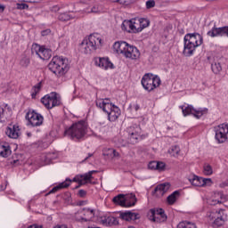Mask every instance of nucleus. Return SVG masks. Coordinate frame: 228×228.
<instances>
[{
	"mask_svg": "<svg viewBox=\"0 0 228 228\" xmlns=\"http://www.w3.org/2000/svg\"><path fill=\"white\" fill-rule=\"evenodd\" d=\"M183 40V54L187 57L193 56L197 47L202 45V42H204V39L199 33L186 34Z\"/></svg>",
	"mask_w": 228,
	"mask_h": 228,
	"instance_id": "obj_1",
	"label": "nucleus"
},
{
	"mask_svg": "<svg viewBox=\"0 0 228 228\" xmlns=\"http://www.w3.org/2000/svg\"><path fill=\"white\" fill-rule=\"evenodd\" d=\"M48 69L55 74L56 77H63L70 69L68 59H63V57L55 56L52 59L51 62L48 64Z\"/></svg>",
	"mask_w": 228,
	"mask_h": 228,
	"instance_id": "obj_2",
	"label": "nucleus"
},
{
	"mask_svg": "<svg viewBox=\"0 0 228 228\" xmlns=\"http://www.w3.org/2000/svg\"><path fill=\"white\" fill-rule=\"evenodd\" d=\"M101 47H102V38H101V36L99 34H91L88 38L82 41L80 51L84 54H92V53H95Z\"/></svg>",
	"mask_w": 228,
	"mask_h": 228,
	"instance_id": "obj_3",
	"label": "nucleus"
},
{
	"mask_svg": "<svg viewBox=\"0 0 228 228\" xmlns=\"http://www.w3.org/2000/svg\"><path fill=\"white\" fill-rule=\"evenodd\" d=\"M87 127L88 125L85 121H78L64 131V136H68V138L72 139L77 138V140H79L86 134Z\"/></svg>",
	"mask_w": 228,
	"mask_h": 228,
	"instance_id": "obj_4",
	"label": "nucleus"
},
{
	"mask_svg": "<svg viewBox=\"0 0 228 228\" xmlns=\"http://www.w3.org/2000/svg\"><path fill=\"white\" fill-rule=\"evenodd\" d=\"M142 86L147 92H152L161 85V78L152 73H146L142 78Z\"/></svg>",
	"mask_w": 228,
	"mask_h": 228,
	"instance_id": "obj_5",
	"label": "nucleus"
},
{
	"mask_svg": "<svg viewBox=\"0 0 228 228\" xmlns=\"http://www.w3.org/2000/svg\"><path fill=\"white\" fill-rule=\"evenodd\" d=\"M41 102L47 110H53V108L61 104V98L57 93L52 92L41 98Z\"/></svg>",
	"mask_w": 228,
	"mask_h": 228,
	"instance_id": "obj_6",
	"label": "nucleus"
},
{
	"mask_svg": "<svg viewBox=\"0 0 228 228\" xmlns=\"http://www.w3.org/2000/svg\"><path fill=\"white\" fill-rule=\"evenodd\" d=\"M31 53L38 56L40 60H51L53 56V51L49 48H45L38 44H33L31 47Z\"/></svg>",
	"mask_w": 228,
	"mask_h": 228,
	"instance_id": "obj_7",
	"label": "nucleus"
},
{
	"mask_svg": "<svg viewBox=\"0 0 228 228\" xmlns=\"http://www.w3.org/2000/svg\"><path fill=\"white\" fill-rule=\"evenodd\" d=\"M180 108L183 111V117H188V115H193V117H195L196 118H200V117L208 113V109L206 108L195 109L191 105H181Z\"/></svg>",
	"mask_w": 228,
	"mask_h": 228,
	"instance_id": "obj_8",
	"label": "nucleus"
},
{
	"mask_svg": "<svg viewBox=\"0 0 228 228\" xmlns=\"http://www.w3.org/2000/svg\"><path fill=\"white\" fill-rule=\"evenodd\" d=\"M216 140L218 143H225L228 140V124L223 123L215 127Z\"/></svg>",
	"mask_w": 228,
	"mask_h": 228,
	"instance_id": "obj_9",
	"label": "nucleus"
},
{
	"mask_svg": "<svg viewBox=\"0 0 228 228\" xmlns=\"http://www.w3.org/2000/svg\"><path fill=\"white\" fill-rule=\"evenodd\" d=\"M149 220L155 222L156 224H162V222H167V214L163 208H151L148 214Z\"/></svg>",
	"mask_w": 228,
	"mask_h": 228,
	"instance_id": "obj_10",
	"label": "nucleus"
},
{
	"mask_svg": "<svg viewBox=\"0 0 228 228\" xmlns=\"http://www.w3.org/2000/svg\"><path fill=\"white\" fill-rule=\"evenodd\" d=\"M26 118L28 120V124L32 126V127H38L44 124V116L35 110H29L27 112Z\"/></svg>",
	"mask_w": 228,
	"mask_h": 228,
	"instance_id": "obj_11",
	"label": "nucleus"
},
{
	"mask_svg": "<svg viewBox=\"0 0 228 228\" xmlns=\"http://www.w3.org/2000/svg\"><path fill=\"white\" fill-rule=\"evenodd\" d=\"M95 216V210L91 208H84L75 213V220L77 222H90Z\"/></svg>",
	"mask_w": 228,
	"mask_h": 228,
	"instance_id": "obj_12",
	"label": "nucleus"
},
{
	"mask_svg": "<svg viewBox=\"0 0 228 228\" xmlns=\"http://www.w3.org/2000/svg\"><path fill=\"white\" fill-rule=\"evenodd\" d=\"M128 197L132 200L130 203H127L126 198H124V194H118L114 197L112 200L114 204H118V206H122L123 208H131V206H134L136 204V195L131 193Z\"/></svg>",
	"mask_w": 228,
	"mask_h": 228,
	"instance_id": "obj_13",
	"label": "nucleus"
},
{
	"mask_svg": "<svg viewBox=\"0 0 228 228\" xmlns=\"http://www.w3.org/2000/svg\"><path fill=\"white\" fill-rule=\"evenodd\" d=\"M189 182L191 184H192V186L198 187L211 186V184H213V180H211V178H202L195 175L189 178Z\"/></svg>",
	"mask_w": 228,
	"mask_h": 228,
	"instance_id": "obj_14",
	"label": "nucleus"
},
{
	"mask_svg": "<svg viewBox=\"0 0 228 228\" xmlns=\"http://www.w3.org/2000/svg\"><path fill=\"white\" fill-rule=\"evenodd\" d=\"M97 173V171L93 170L86 173L85 175H77L73 178V183H77L78 185L76 188H80L81 186L86 184L87 181H92L93 174Z\"/></svg>",
	"mask_w": 228,
	"mask_h": 228,
	"instance_id": "obj_15",
	"label": "nucleus"
},
{
	"mask_svg": "<svg viewBox=\"0 0 228 228\" xmlns=\"http://www.w3.org/2000/svg\"><path fill=\"white\" fill-rule=\"evenodd\" d=\"M208 37H211V38H215V37H228V27H220L217 28L214 26L211 30L207 33Z\"/></svg>",
	"mask_w": 228,
	"mask_h": 228,
	"instance_id": "obj_16",
	"label": "nucleus"
},
{
	"mask_svg": "<svg viewBox=\"0 0 228 228\" xmlns=\"http://www.w3.org/2000/svg\"><path fill=\"white\" fill-rule=\"evenodd\" d=\"M96 106L97 108L102 110L104 113H107V115L112 110L113 108H115V105H112V103L110 102V99H97Z\"/></svg>",
	"mask_w": 228,
	"mask_h": 228,
	"instance_id": "obj_17",
	"label": "nucleus"
},
{
	"mask_svg": "<svg viewBox=\"0 0 228 228\" xmlns=\"http://www.w3.org/2000/svg\"><path fill=\"white\" fill-rule=\"evenodd\" d=\"M140 50L134 45H128L124 57L128 60H140Z\"/></svg>",
	"mask_w": 228,
	"mask_h": 228,
	"instance_id": "obj_18",
	"label": "nucleus"
},
{
	"mask_svg": "<svg viewBox=\"0 0 228 228\" xmlns=\"http://www.w3.org/2000/svg\"><path fill=\"white\" fill-rule=\"evenodd\" d=\"M5 134L9 138L17 140V138L20 136V127L19 126V125H10L6 127Z\"/></svg>",
	"mask_w": 228,
	"mask_h": 228,
	"instance_id": "obj_19",
	"label": "nucleus"
},
{
	"mask_svg": "<svg viewBox=\"0 0 228 228\" xmlns=\"http://www.w3.org/2000/svg\"><path fill=\"white\" fill-rule=\"evenodd\" d=\"M170 190V183H162L156 186L154 189L152 195L153 197L161 198L167 191Z\"/></svg>",
	"mask_w": 228,
	"mask_h": 228,
	"instance_id": "obj_20",
	"label": "nucleus"
},
{
	"mask_svg": "<svg viewBox=\"0 0 228 228\" xmlns=\"http://www.w3.org/2000/svg\"><path fill=\"white\" fill-rule=\"evenodd\" d=\"M119 218L126 222H134V220H140V214L131 211L120 212Z\"/></svg>",
	"mask_w": 228,
	"mask_h": 228,
	"instance_id": "obj_21",
	"label": "nucleus"
},
{
	"mask_svg": "<svg viewBox=\"0 0 228 228\" xmlns=\"http://www.w3.org/2000/svg\"><path fill=\"white\" fill-rule=\"evenodd\" d=\"M96 67H100L103 70H108V69H113V63L110 61L109 58H96L95 59Z\"/></svg>",
	"mask_w": 228,
	"mask_h": 228,
	"instance_id": "obj_22",
	"label": "nucleus"
},
{
	"mask_svg": "<svg viewBox=\"0 0 228 228\" xmlns=\"http://www.w3.org/2000/svg\"><path fill=\"white\" fill-rule=\"evenodd\" d=\"M126 131L132 143H136L140 138V126H129Z\"/></svg>",
	"mask_w": 228,
	"mask_h": 228,
	"instance_id": "obj_23",
	"label": "nucleus"
},
{
	"mask_svg": "<svg viewBox=\"0 0 228 228\" xmlns=\"http://www.w3.org/2000/svg\"><path fill=\"white\" fill-rule=\"evenodd\" d=\"M129 46V44L126 41H118L115 42L113 45V49L117 54H122L125 56L126 51H127V47Z\"/></svg>",
	"mask_w": 228,
	"mask_h": 228,
	"instance_id": "obj_24",
	"label": "nucleus"
},
{
	"mask_svg": "<svg viewBox=\"0 0 228 228\" xmlns=\"http://www.w3.org/2000/svg\"><path fill=\"white\" fill-rule=\"evenodd\" d=\"M214 197L216 200H212L211 206H216V204H222V202H227L228 200V194H224L222 191L215 192Z\"/></svg>",
	"mask_w": 228,
	"mask_h": 228,
	"instance_id": "obj_25",
	"label": "nucleus"
},
{
	"mask_svg": "<svg viewBox=\"0 0 228 228\" xmlns=\"http://www.w3.org/2000/svg\"><path fill=\"white\" fill-rule=\"evenodd\" d=\"M86 13H104L106 9L102 4H94L92 7L85 9Z\"/></svg>",
	"mask_w": 228,
	"mask_h": 228,
	"instance_id": "obj_26",
	"label": "nucleus"
},
{
	"mask_svg": "<svg viewBox=\"0 0 228 228\" xmlns=\"http://www.w3.org/2000/svg\"><path fill=\"white\" fill-rule=\"evenodd\" d=\"M120 109L118 106L113 107L112 110H110L109 114H107L108 119L110 120V122H115V120H117V118L120 117Z\"/></svg>",
	"mask_w": 228,
	"mask_h": 228,
	"instance_id": "obj_27",
	"label": "nucleus"
},
{
	"mask_svg": "<svg viewBox=\"0 0 228 228\" xmlns=\"http://www.w3.org/2000/svg\"><path fill=\"white\" fill-rule=\"evenodd\" d=\"M12 154V150L10 149V144L7 142L0 144V156L2 158H8Z\"/></svg>",
	"mask_w": 228,
	"mask_h": 228,
	"instance_id": "obj_28",
	"label": "nucleus"
},
{
	"mask_svg": "<svg viewBox=\"0 0 228 228\" xmlns=\"http://www.w3.org/2000/svg\"><path fill=\"white\" fill-rule=\"evenodd\" d=\"M72 180L67 178L65 182L59 183L57 186L53 187L49 193H56L59 190H63V188H69L70 186Z\"/></svg>",
	"mask_w": 228,
	"mask_h": 228,
	"instance_id": "obj_29",
	"label": "nucleus"
},
{
	"mask_svg": "<svg viewBox=\"0 0 228 228\" xmlns=\"http://www.w3.org/2000/svg\"><path fill=\"white\" fill-rule=\"evenodd\" d=\"M102 224L106 226L118 225V219L115 216H107L102 219Z\"/></svg>",
	"mask_w": 228,
	"mask_h": 228,
	"instance_id": "obj_30",
	"label": "nucleus"
},
{
	"mask_svg": "<svg viewBox=\"0 0 228 228\" xmlns=\"http://www.w3.org/2000/svg\"><path fill=\"white\" fill-rule=\"evenodd\" d=\"M222 61H224V59H217L211 63L212 72L215 74H220L222 70Z\"/></svg>",
	"mask_w": 228,
	"mask_h": 228,
	"instance_id": "obj_31",
	"label": "nucleus"
},
{
	"mask_svg": "<svg viewBox=\"0 0 228 228\" xmlns=\"http://www.w3.org/2000/svg\"><path fill=\"white\" fill-rule=\"evenodd\" d=\"M123 31L133 33V20H125L121 25Z\"/></svg>",
	"mask_w": 228,
	"mask_h": 228,
	"instance_id": "obj_32",
	"label": "nucleus"
},
{
	"mask_svg": "<svg viewBox=\"0 0 228 228\" xmlns=\"http://www.w3.org/2000/svg\"><path fill=\"white\" fill-rule=\"evenodd\" d=\"M132 28H133V33L142 32V28L140 26V18L132 19Z\"/></svg>",
	"mask_w": 228,
	"mask_h": 228,
	"instance_id": "obj_33",
	"label": "nucleus"
},
{
	"mask_svg": "<svg viewBox=\"0 0 228 228\" xmlns=\"http://www.w3.org/2000/svg\"><path fill=\"white\" fill-rule=\"evenodd\" d=\"M227 220V216L225 214H221L216 217L214 220V225H216L217 227H220L221 225H224V222Z\"/></svg>",
	"mask_w": 228,
	"mask_h": 228,
	"instance_id": "obj_34",
	"label": "nucleus"
},
{
	"mask_svg": "<svg viewBox=\"0 0 228 228\" xmlns=\"http://www.w3.org/2000/svg\"><path fill=\"white\" fill-rule=\"evenodd\" d=\"M220 215H224V209H220L219 211L208 212L207 216L210 221L215 222L216 217L220 216Z\"/></svg>",
	"mask_w": 228,
	"mask_h": 228,
	"instance_id": "obj_35",
	"label": "nucleus"
},
{
	"mask_svg": "<svg viewBox=\"0 0 228 228\" xmlns=\"http://www.w3.org/2000/svg\"><path fill=\"white\" fill-rule=\"evenodd\" d=\"M177 197H179V191H175L172 194H170L167 200V203L172 206L173 204H175V200H177Z\"/></svg>",
	"mask_w": 228,
	"mask_h": 228,
	"instance_id": "obj_36",
	"label": "nucleus"
},
{
	"mask_svg": "<svg viewBox=\"0 0 228 228\" xmlns=\"http://www.w3.org/2000/svg\"><path fill=\"white\" fill-rule=\"evenodd\" d=\"M177 228H197V224L191 222L183 221L177 224Z\"/></svg>",
	"mask_w": 228,
	"mask_h": 228,
	"instance_id": "obj_37",
	"label": "nucleus"
},
{
	"mask_svg": "<svg viewBox=\"0 0 228 228\" xmlns=\"http://www.w3.org/2000/svg\"><path fill=\"white\" fill-rule=\"evenodd\" d=\"M181 152V148L177 145L171 146V148L168 150V153L170 156H173L174 158H177L179 156V153Z\"/></svg>",
	"mask_w": 228,
	"mask_h": 228,
	"instance_id": "obj_38",
	"label": "nucleus"
},
{
	"mask_svg": "<svg viewBox=\"0 0 228 228\" xmlns=\"http://www.w3.org/2000/svg\"><path fill=\"white\" fill-rule=\"evenodd\" d=\"M58 19L61 22H67V20H70V19H74V17L67 12H62L59 14Z\"/></svg>",
	"mask_w": 228,
	"mask_h": 228,
	"instance_id": "obj_39",
	"label": "nucleus"
},
{
	"mask_svg": "<svg viewBox=\"0 0 228 228\" xmlns=\"http://www.w3.org/2000/svg\"><path fill=\"white\" fill-rule=\"evenodd\" d=\"M103 156H110V158H118L119 154L116 150L108 149L107 151L103 152Z\"/></svg>",
	"mask_w": 228,
	"mask_h": 228,
	"instance_id": "obj_40",
	"label": "nucleus"
},
{
	"mask_svg": "<svg viewBox=\"0 0 228 228\" xmlns=\"http://www.w3.org/2000/svg\"><path fill=\"white\" fill-rule=\"evenodd\" d=\"M139 22L141 26V31H143L145 28H149V25L151 24V21L145 18H139Z\"/></svg>",
	"mask_w": 228,
	"mask_h": 228,
	"instance_id": "obj_41",
	"label": "nucleus"
},
{
	"mask_svg": "<svg viewBox=\"0 0 228 228\" xmlns=\"http://www.w3.org/2000/svg\"><path fill=\"white\" fill-rule=\"evenodd\" d=\"M30 63L29 58L28 57H22L20 61V65H21V67H28Z\"/></svg>",
	"mask_w": 228,
	"mask_h": 228,
	"instance_id": "obj_42",
	"label": "nucleus"
},
{
	"mask_svg": "<svg viewBox=\"0 0 228 228\" xmlns=\"http://www.w3.org/2000/svg\"><path fill=\"white\" fill-rule=\"evenodd\" d=\"M145 4H146V10H151V8H154L156 6V1L148 0L146 1Z\"/></svg>",
	"mask_w": 228,
	"mask_h": 228,
	"instance_id": "obj_43",
	"label": "nucleus"
},
{
	"mask_svg": "<svg viewBox=\"0 0 228 228\" xmlns=\"http://www.w3.org/2000/svg\"><path fill=\"white\" fill-rule=\"evenodd\" d=\"M204 174L205 175H211L213 174V167L209 165L204 166Z\"/></svg>",
	"mask_w": 228,
	"mask_h": 228,
	"instance_id": "obj_44",
	"label": "nucleus"
},
{
	"mask_svg": "<svg viewBox=\"0 0 228 228\" xmlns=\"http://www.w3.org/2000/svg\"><path fill=\"white\" fill-rule=\"evenodd\" d=\"M150 170H158V161H151L148 165Z\"/></svg>",
	"mask_w": 228,
	"mask_h": 228,
	"instance_id": "obj_45",
	"label": "nucleus"
},
{
	"mask_svg": "<svg viewBox=\"0 0 228 228\" xmlns=\"http://www.w3.org/2000/svg\"><path fill=\"white\" fill-rule=\"evenodd\" d=\"M16 8L17 10H28V8H29V5H28L27 4H17Z\"/></svg>",
	"mask_w": 228,
	"mask_h": 228,
	"instance_id": "obj_46",
	"label": "nucleus"
},
{
	"mask_svg": "<svg viewBox=\"0 0 228 228\" xmlns=\"http://www.w3.org/2000/svg\"><path fill=\"white\" fill-rule=\"evenodd\" d=\"M165 162H157V170H159V172H163V170H165Z\"/></svg>",
	"mask_w": 228,
	"mask_h": 228,
	"instance_id": "obj_47",
	"label": "nucleus"
},
{
	"mask_svg": "<svg viewBox=\"0 0 228 228\" xmlns=\"http://www.w3.org/2000/svg\"><path fill=\"white\" fill-rule=\"evenodd\" d=\"M41 84L38 83L37 85L34 86L32 88V92L38 94L40 92Z\"/></svg>",
	"mask_w": 228,
	"mask_h": 228,
	"instance_id": "obj_48",
	"label": "nucleus"
},
{
	"mask_svg": "<svg viewBox=\"0 0 228 228\" xmlns=\"http://www.w3.org/2000/svg\"><path fill=\"white\" fill-rule=\"evenodd\" d=\"M48 35H51V29L46 28V29L41 31L42 37H48Z\"/></svg>",
	"mask_w": 228,
	"mask_h": 228,
	"instance_id": "obj_49",
	"label": "nucleus"
},
{
	"mask_svg": "<svg viewBox=\"0 0 228 228\" xmlns=\"http://www.w3.org/2000/svg\"><path fill=\"white\" fill-rule=\"evenodd\" d=\"M2 118H4V109L0 106V122H3Z\"/></svg>",
	"mask_w": 228,
	"mask_h": 228,
	"instance_id": "obj_50",
	"label": "nucleus"
},
{
	"mask_svg": "<svg viewBox=\"0 0 228 228\" xmlns=\"http://www.w3.org/2000/svg\"><path fill=\"white\" fill-rule=\"evenodd\" d=\"M226 186H228V180H225L219 184V188H226Z\"/></svg>",
	"mask_w": 228,
	"mask_h": 228,
	"instance_id": "obj_51",
	"label": "nucleus"
},
{
	"mask_svg": "<svg viewBox=\"0 0 228 228\" xmlns=\"http://www.w3.org/2000/svg\"><path fill=\"white\" fill-rule=\"evenodd\" d=\"M79 197H86V191L85 190H79L78 191Z\"/></svg>",
	"mask_w": 228,
	"mask_h": 228,
	"instance_id": "obj_52",
	"label": "nucleus"
},
{
	"mask_svg": "<svg viewBox=\"0 0 228 228\" xmlns=\"http://www.w3.org/2000/svg\"><path fill=\"white\" fill-rule=\"evenodd\" d=\"M38 0H19L20 3H37Z\"/></svg>",
	"mask_w": 228,
	"mask_h": 228,
	"instance_id": "obj_53",
	"label": "nucleus"
},
{
	"mask_svg": "<svg viewBox=\"0 0 228 228\" xmlns=\"http://www.w3.org/2000/svg\"><path fill=\"white\" fill-rule=\"evenodd\" d=\"M37 93H35V91H32V92H31V97H32V99H36V98H37Z\"/></svg>",
	"mask_w": 228,
	"mask_h": 228,
	"instance_id": "obj_54",
	"label": "nucleus"
},
{
	"mask_svg": "<svg viewBox=\"0 0 228 228\" xmlns=\"http://www.w3.org/2000/svg\"><path fill=\"white\" fill-rule=\"evenodd\" d=\"M4 12V5L0 4V13H3Z\"/></svg>",
	"mask_w": 228,
	"mask_h": 228,
	"instance_id": "obj_55",
	"label": "nucleus"
},
{
	"mask_svg": "<svg viewBox=\"0 0 228 228\" xmlns=\"http://www.w3.org/2000/svg\"><path fill=\"white\" fill-rule=\"evenodd\" d=\"M134 110H135V111H138V110H140V105L134 104Z\"/></svg>",
	"mask_w": 228,
	"mask_h": 228,
	"instance_id": "obj_56",
	"label": "nucleus"
},
{
	"mask_svg": "<svg viewBox=\"0 0 228 228\" xmlns=\"http://www.w3.org/2000/svg\"><path fill=\"white\" fill-rule=\"evenodd\" d=\"M114 3H120V4H124L126 3L125 0L120 1V0H114Z\"/></svg>",
	"mask_w": 228,
	"mask_h": 228,
	"instance_id": "obj_57",
	"label": "nucleus"
},
{
	"mask_svg": "<svg viewBox=\"0 0 228 228\" xmlns=\"http://www.w3.org/2000/svg\"><path fill=\"white\" fill-rule=\"evenodd\" d=\"M53 228H68V227L65 224H61V225H57V226H55Z\"/></svg>",
	"mask_w": 228,
	"mask_h": 228,
	"instance_id": "obj_58",
	"label": "nucleus"
},
{
	"mask_svg": "<svg viewBox=\"0 0 228 228\" xmlns=\"http://www.w3.org/2000/svg\"><path fill=\"white\" fill-rule=\"evenodd\" d=\"M28 228H42V226H37V225H30Z\"/></svg>",
	"mask_w": 228,
	"mask_h": 228,
	"instance_id": "obj_59",
	"label": "nucleus"
},
{
	"mask_svg": "<svg viewBox=\"0 0 228 228\" xmlns=\"http://www.w3.org/2000/svg\"><path fill=\"white\" fill-rule=\"evenodd\" d=\"M92 156H94V154L89 153V154H88V157H86V158L85 159V161H86V159H88V158H92Z\"/></svg>",
	"mask_w": 228,
	"mask_h": 228,
	"instance_id": "obj_60",
	"label": "nucleus"
}]
</instances>
